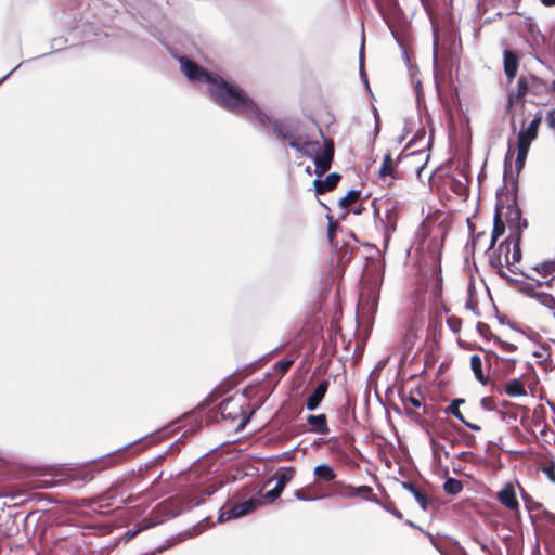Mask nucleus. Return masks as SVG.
<instances>
[{
  "label": "nucleus",
  "instance_id": "obj_1",
  "mask_svg": "<svg viewBox=\"0 0 555 555\" xmlns=\"http://www.w3.org/2000/svg\"><path fill=\"white\" fill-rule=\"evenodd\" d=\"M179 61L185 77L193 82L206 85L211 100L217 105L260 127L270 125L269 117L238 86L227 81L219 74L207 72L186 56L180 57Z\"/></svg>",
  "mask_w": 555,
  "mask_h": 555
},
{
  "label": "nucleus",
  "instance_id": "obj_2",
  "mask_svg": "<svg viewBox=\"0 0 555 555\" xmlns=\"http://www.w3.org/2000/svg\"><path fill=\"white\" fill-rule=\"evenodd\" d=\"M280 138L286 140L288 145L298 152L300 155L306 156L313 160L315 166V173L321 176L328 171L334 157V145L332 141H324L321 143L317 139L310 138L305 133L293 134L284 132L280 128L274 129Z\"/></svg>",
  "mask_w": 555,
  "mask_h": 555
},
{
  "label": "nucleus",
  "instance_id": "obj_3",
  "mask_svg": "<svg viewBox=\"0 0 555 555\" xmlns=\"http://www.w3.org/2000/svg\"><path fill=\"white\" fill-rule=\"evenodd\" d=\"M542 121V116L537 115L527 126V128L521 129L517 137V157L515 162V167L517 171H520L525 165L529 149L531 143L538 137V130Z\"/></svg>",
  "mask_w": 555,
  "mask_h": 555
},
{
  "label": "nucleus",
  "instance_id": "obj_4",
  "mask_svg": "<svg viewBox=\"0 0 555 555\" xmlns=\"http://www.w3.org/2000/svg\"><path fill=\"white\" fill-rule=\"evenodd\" d=\"M257 502L255 500L244 501L237 504L232 505L225 511H222L220 516L218 517V521L235 519L243 516L248 515L257 507Z\"/></svg>",
  "mask_w": 555,
  "mask_h": 555
},
{
  "label": "nucleus",
  "instance_id": "obj_5",
  "mask_svg": "<svg viewBox=\"0 0 555 555\" xmlns=\"http://www.w3.org/2000/svg\"><path fill=\"white\" fill-rule=\"evenodd\" d=\"M293 476H294L293 467H286V468L279 469L276 473V485L272 490H269L266 493V498L269 499L271 502L276 500L281 495L285 486L292 480Z\"/></svg>",
  "mask_w": 555,
  "mask_h": 555
},
{
  "label": "nucleus",
  "instance_id": "obj_6",
  "mask_svg": "<svg viewBox=\"0 0 555 555\" xmlns=\"http://www.w3.org/2000/svg\"><path fill=\"white\" fill-rule=\"evenodd\" d=\"M330 386V382L327 379L322 380L317 388L312 391V393L308 397L306 406L309 411H314L319 408L323 398L325 397L327 389Z\"/></svg>",
  "mask_w": 555,
  "mask_h": 555
},
{
  "label": "nucleus",
  "instance_id": "obj_7",
  "mask_svg": "<svg viewBox=\"0 0 555 555\" xmlns=\"http://www.w3.org/2000/svg\"><path fill=\"white\" fill-rule=\"evenodd\" d=\"M499 501L509 509H516L518 507V501L516 498V493L514 487L512 485H506L499 493Z\"/></svg>",
  "mask_w": 555,
  "mask_h": 555
},
{
  "label": "nucleus",
  "instance_id": "obj_8",
  "mask_svg": "<svg viewBox=\"0 0 555 555\" xmlns=\"http://www.w3.org/2000/svg\"><path fill=\"white\" fill-rule=\"evenodd\" d=\"M340 178L341 177L339 173L333 172L330 173L324 180L315 179L313 182L315 192L318 194H323L333 190L337 185Z\"/></svg>",
  "mask_w": 555,
  "mask_h": 555
},
{
  "label": "nucleus",
  "instance_id": "obj_9",
  "mask_svg": "<svg viewBox=\"0 0 555 555\" xmlns=\"http://www.w3.org/2000/svg\"><path fill=\"white\" fill-rule=\"evenodd\" d=\"M518 60L514 53L504 51V72L507 80L511 82L517 75Z\"/></svg>",
  "mask_w": 555,
  "mask_h": 555
},
{
  "label": "nucleus",
  "instance_id": "obj_10",
  "mask_svg": "<svg viewBox=\"0 0 555 555\" xmlns=\"http://www.w3.org/2000/svg\"><path fill=\"white\" fill-rule=\"evenodd\" d=\"M397 164L398 163L392 159L391 154L387 153L384 156L382 166L379 168V178L391 177L392 179H396Z\"/></svg>",
  "mask_w": 555,
  "mask_h": 555
},
{
  "label": "nucleus",
  "instance_id": "obj_11",
  "mask_svg": "<svg viewBox=\"0 0 555 555\" xmlns=\"http://www.w3.org/2000/svg\"><path fill=\"white\" fill-rule=\"evenodd\" d=\"M470 367L474 372V375L478 382H480L482 385H486L488 383V377L482 372V361L480 356L473 354L470 357Z\"/></svg>",
  "mask_w": 555,
  "mask_h": 555
},
{
  "label": "nucleus",
  "instance_id": "obj_12",
  "mask_svg": "<svg viewBox=\"0 0 555 555\" xmlns=\"http://www.w3.org/2000/svg\"><path fill=\"white\" fill-rule=\"evenodd\" d=\"M505 392L509 397H522L527 395L524 384L520 379H511L505 387Z\"/></svg>",
  "mask_w": 555,
  "mask_h": 555
},
{
  "label": "nucleus",
  "instance_id": "obj_13",
  "mask_svg": "<svg viewBox=\"0 0 555 555\" xmlns=\"http://www.w3.org/2000/svg\"><path fill=\"white\" fill-rule=\"evenodd\" d=\"M313 474L315 477L324 480V481H332L336 478V473L334 468L330 464H320L314 467Z\"/></svg>",
  "mask_w": 555,
  "mask_h": 555
},
{
  "label": "nucleus",
  "instance_id": "obj_14",
  "mask_svg": "<svg viewBox=\"0 0 555 555\" xmlns=\"http://www.w3.org/2000/svg\"><path fill=\"white\" fill-rule=\"evenodd\" d=\"M307 422L314 427L315 433L326 434L328 431L325 414L308 415Z\"/></svg>",
  "mask_w": 555,
  "mask_h": 555
},
{
  "label": "nucleus",
  "instance_id": "obj_15",
  "mask_svg": "<svg viewBox=\"0 0 555 555\" xmlns=\"http://www.w3.org/2000/svg\"><path fill=\"white\" fill-rule=\"evenodd\" d=\"M402 487L414 496L421 508L426 511L428 504L426 495L423 494L412 482H403Z\"/></svg>",
  "mask_w": 555,
  "mask_h": 555
},
{
  "label": "nucleus",
  "instance_id": "obj_16",
  "mask_svg": "<svg viewBox=\"0 0 555 555\" xmlns=\"http://www.w3.org/2000/svg\"><path fill=\"white\" fill-rule=\"evenodd\" d=\"M528 90L527 79L524 76H520L517 81V89L514 92L509 93V102L513 103L526 95Z\"/></svg>",
  "mask_w": 555,
  "mask_h": 555
},
{
  "label": "nucleus",
  "instance_id": "obj_17",
  "mask_svg": "<svg viewBox=\"0 0 555 555\" xmlns=\"http://www.w3.org/2000/svg\"><path fill=\"white\" fill-rule=\"evenodd\" d=\"M352 492L349 494H346V498H352V496H363L364 499L369 501H377L375 498H371L370 494L372 493V488L370 486H360L357 488L350 487Z\"/></svg>",
  "mask_w": 555,
  "mask_h": 555
},
{
  "label": "nucleus",
  "instance_id": "obj_18",
  "mask_svg": "<svg viewBox=\"0 0 555 555\" xmlns=\"http://www.w3.org/2000/svg\"><path fill=\"white\" fill-rule=\"evenodd\" d=\"M360 190H350L344 197L340 198L339 205L343 208L348 209L350 205H352L360 198Z\"/></svg>",
  "mask_w": 555,
  "mask_h": 555
},
{
  "label": "nucleus",
  "instance_id": "obj_19",
  "mask_svg": "<svg viewBox=\"0 0 555 555\" xmlns=\"http://www.w3.org/2000/svg\"><path fill=\"white\" fill-rule=\"evenodd\" d=\"M504 230H505L504 223L500 219L499 214H496L495 217H494V223H493V231H492V235H491L490 247L494 246L495 241L498 240V237H500L504 233Z\"/></svg>",
  "mask_w": 555,
  "mask_h": 555
},
{
  "label": "nucleus",
  "instance_id": "obj_20",
  "mask_svg": "<svg viewBox=\"0 0 555 555\" xmlns=\"http://www.w3.org/2000/svg\"><path fill=\"white\" fill-rule=\"evenodd\" d=\"M443 490L449 494H457L463 490V485L457 479L448 478L444 481Z\"/></svg>",
  "mask_w": 555,
  "mask_h": 555
},
{
  "label": "nucleus",
  "instance_id": "obj_21",
  "mask_svg": "<svg viewBox=\"0 0 555 555\" xmlns=\"http://www.w3.org/2000/svg\"><path fill=\"white\" fill-rule=\"evenodd\" d=\"M464 403V399H454L451 401L450 405L447 408V412L451 413L454 417H456L461 423L465 421L462 412L460 411V405Z\"/></svg>",
  "mask_w": 555,
  "mask_h": 555
},
{
  "label": "nucleus",
  "instance_id": "obj_22",
  "mask_svg": "<svg viewBox=\"0 0 555 555\" xmlns=\"http://www.w3.org/2000/svg\"><path fill=\"white\" fill-rule=\"evenodd\" d=\"M534 269L538 271L539 274L543 276L551 275L552 279L555 278V260L544 262L540 266H537Z\"/></svg>",
  "mask_w": 555,
  "mask_h": 555
},
{
  "label": "nucleus",
  "instance_id": "obj_23",
  "mask_svg": "<svg viewBox=\"0 0 555 555\" xmlns=\"http://www.w3.org/2000/svg\"><path fill=\"white\" fill-rule=\"evenodd\" d=\"M505 258H506L507 264H513L515 262H518L521 259V251H520V247H519V237L517 238V241L514 244L513 251H512L511 256H509V250L507 249Z\"/></svg>",
  "mask_w": 555,
  "mask_h": 555
},
{
  "label": "nucleus",
  "instance_id": "obj_24",
  "mask_svg": "<svg viewBox=\"0 0 555 555\" xmlns=\"http://www.w3.org/2000/svg\"><path fill=\"white\" fill-rule=\"evenodd\" d=\"M532 296L535 297L544 306H551L555 302L553 296L547 293L535 292L532 294Z\"/></svg>",
  "mask_w": 555,
  "mask_h": 555
},
{
  "label": "nucleus",
  "instance_id": "obj_25",
  "mask_svg": "<svg viewBox=\"0 0 555 555\" xmlns=\"http://www.w3.org/2000/svg\"><path fill=\"white\" fill-rule=\"evenodd\" d=\"M542 472L547 476L548 480L552 483H555V465L554 464L544 466L542 468Z\"/></svg>",
  "mask_w": 555,
  "mask_h": 555
},
{
  "label": "nucleus",
  "instance_id": "obj_26",
  "mask_svg": "<svg viewBox=\"0 0 555 555\" xmlns=\"http://www.w3.org/2000/svg\"><path fill=\"white\" fill-rule=\"evenodd\" d=\"M292 364L293 360H281L275 364V370L285 373Z\"/></svg>",
  "mask_w": 555,
  "mask_h": 555
},
{
  "label": "nucleus",
  "instance_id": "obj_27",
  "mask_svg": "<svg viewBox=\"0 0 555 555\" xmlns=\"http://www.w3.org/2000/svg\"><path fill=\"white\" fill-rule=\"evenodd\" d=\"M295 498L299 501H304V502H309V501H313L315 500L314 498H310V496H307L304 494V491L302 490H297L295 492Z\"/></svg>",
  "mask_w": 555,
  "mask_h": 555
},
{
  "label": "nucleus",
  "instance_id": "obj_28",
  "mask_svg": "<svg viewBox=\"0 0 555 555\" xmlns=\"http://www.w3.org/2000/svg\"><path fill=\"white\" fill-rule=\"evenodd\" d=\"M363 49H364V39H362L359 59H360V73H361V75H363L365 77L364 69H363Z\"/></svg>",
  "mask_w": 555,
  "mask_h": 555
},
{
  "label": "nucleus",
  "instance_id": "obj_29",
  "mask_svg": "<svg viewBox=\"0 0 555 555\" xmlns=\"http://www.w3.org/2000/svg\"><path fill=\"white\" fill-rule=\"evenodd\" d=\"M481 406L485 410L491 411L493 409L490 398H482L481 399Z\"/></svg>",
  "mask_w": 555,
  "mask_h": 555
},
{
  "label": "nucleus",
  "instance_id": "obj_30",
  "mask_svg": "<svg viewBox=\"0 0 555 555\" xmlns=\"http://www.w3.org/2000/svg\"><path fill=\"white\" fill-rule=\"evenodd\" d=\"M462 424H464L467 428H469V429H472L474 431H480L481 430V427L479 425L469 423L466 420Z\"/></svg>",
  "mask_w": 555,
  "mask_h": 555
},
{
  "label": "nucleus",
  "instance_id": "obj_31",
  "mask_svg": "<svg viewBox=\"0 0 555 555\" xmlns=\"http://www.w3.org/2000/svg\"><path fill=\"white\" fill-rule=\"evenodd\" d=\"M409 402L414 406V408H420L421 406V400L415 398V397H409Z\"/></svg>",
  "mask_w": 555,
  "mask_h": 555
},
{
  "label": "nucleus",
  "instance_id": "obj_32",
  "mask_svg": "<svg viewBox=\"0 0 555 555\" xmlns=\"http://www.w3.org/2000/svg\"><path fill=\"white\" fill-rule=\"evenodd\" d=\"M502 346L506 351H514L516 349V347L511 343L502 341Z\"/></svg>",
  "mask_w": 555,
  "mask_h": 555
},
{
  "label": "nucleus",
  "instance_id": "obj_33",
  "mask_svg": "<svg viewBox=\"0 0 555 555\" xmlns=\"http://www.w3.org/2000/svg\"><path fill=\"white\" fill-rule=\"evenodd\" d=\"M21 64H18L13 70L8 73L3 78L0 79V85L16 69L20 67Z\"/></svg>",
  "mask_w": 555,
  "mask_h": 555
},
{
  "label": "nucleus",
  "instance_id": "obj_34",
  "mask_svg": "<svg viewBox=\"0 0 555 555\" xmlns=\"http://www.w3.org/2000/svg\"><path fill=\"white\" fill-rule=\"evenodd\" d=\"M544 5H555V0H541Z\"/></svg>",
  "mask_w": 555,
  "mask_h": 555
},
{
  "label": "nucleus",
  "instance_id": "obj_35",
  "mask_svg": "<svg viewBox=\"0 0 555 555\" xmlns=\"http://www.w3.org/2000/svg\"><path fill=\"white\" fill-rule=\"evenodd\" d=\"M391 514H392L393 516H396L397 518H402V514H401V512H399V511H397V509L391 511Z\"/></svg>",
  "mask_w": 555,
  "mask_h": 555
},
{
  "label": "nucleus",
  "instance_id": "obj_36",
  "mask_svg": "<svg viewBox=\"0 0 555 555\" xmlns=\"http://www.w3.org/2000/svg\"><path fill=\"white\" fill-rule=\"evenodd\" d=\"M332 232H333V225H332V222L330 221V227H328V236L330 237L332 236Z\"/></svg>",
  "mask_w": 555,
  "mask_h": 555
},
{
  "label": "nucleus",
  "instance_id": "obj_37",
  "mask_svg": "<svg viewBox=\"0 0 555 555\" xmlns=\"http://www.w3.org/2000/svg\"><path fill=\"white\" fill-rule=\"evenodd\" d=\"M452 322H453V320H452V319H449V320H448V323L451 325V327L453 328V331H456V328H455V327H453Z\"/></svg>",
  "mask_w": 555,
  "mask_h": 555
},
{
  "label": "nucleus",
  "instance_id": "obj_38",
  "mask_svg": "<svg viewBox=\"0 0 555 555\" xmlns=\"http://www.w3.org/2000/svg\"><path fill=\"white\" fill-rule=\"evenodd\" d=\"M406 524L411 527H414V524L411 520H406Z\"/></svg>",
  "mask_w": 555,
  "mask_h": 555
},
{
  "label": "nucleus",
  "instance_id": "obj_39",
  "mask_svg": "<svg viewBox=\"0 0 555 555\" xmlns=\"http://www.w3.org/2000/svg\"><path fill=\"white\" fill-rule=\"evenodd\" d=\"M356 215H359L361 212L360 208H357V210L353 211Z\"/></svg>",
  "mask_w": 555,
  "mask_h": 555
},
{
  "label": "nucleus",
  "instance_id": "obj_40",
  "mask_svg": "<svg viewBox=\"0 0 555 555\" xmlns=\"http://www.w3.org/2000/svg\"><path fill=\"white\" fill-rule=\"evenodd\" d=\"M365 85H366V88L369 89V80L366 77H365Z\"/></svg>",
  "mask_w": 555,
  "mask_h": 555
},
{
  "label": "nucleus",
  "instance_id": "obj_41",
  "mask_svg": "<svg viewBox=\"0 0 555 555\" xmlns=\"http://www.w3.org/2000/svg\"><path fill=\"white\" fill-rule=\"evenodd\" d=\"M436 59H437V55H436V52L434 53V63L436 64Z\"/></svg>",
  "mask_w": 555,
  "mask_h": 555
},
{
  "label": "nucleus",
  "instance_id": "obj_42",
  "mask_svg": "<svg viewBox=\"0 0 555 555\" xmlns=\"http://www.w3.org/2000/svg\"><path fill=\"white\" fill-rule=\"evenodd\" d=\"M552 282V279L546 282V285L550 286Z\"/></svg>",
  "mask_w": 555,
  "mask_h": 555
},
{
  "label": "nucleus",
  "instance_id": "obj_43",
  "mask_svg": "<svg viewBox=\"0 0 555 555\" xmlns=\"http://www.w3.org/2000/svg\"><path fill=\"white\" fill-rule=\"evenodd\" d=\"M553 89H554V91H555V81L553 82Z\"/></svg>",
  "mask_w": 555,
  "mask_h": 555
},
{
  "label": "nucleus",
  "instance_id": "obj_44",
  "mask_svg": "<svg viewBox=\"0 0 555 555\" xmlns=\"http://www.w3.org/2000/svg\"><path fill=\"white\" fill-rule=\"evenodd\" d=\"M554 318H555V311H554Z\"/></svg>",
  "mask_w": 555,
  "mask_h": 555
}]
</instances>
